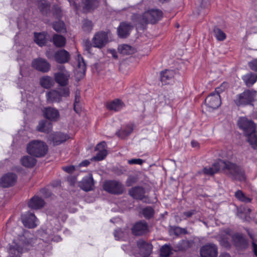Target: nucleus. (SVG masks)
Returning a JSON list of instances; mask_svg holds the SVG:
<instances>
[{"instance_id":"nucleus-18","label":"nucleus","mask_w":257,"mask_h":257,"mask_svg":"<svg viewBox=\"0 0 257 257\" xmlns=\"http://www.w3.org/2000/svg\"><path fill=\"white\" fill-rule=\"evenodd\" d=\"M54 58L58 63H65L69 61L70 55L67 51L64 49L60 50L55 52Z\"/></svg>"},{"instance_id":"nucleus-58","label":"nucleus","mask_w":257,"mask_h":257,"mask_svg":"<svg viewBox=\"0 0 257 257\" xmlns=\"http://www.w3.org/2000/svg\"><path fill=\"white\" fill-rule=\"evenodd\" d=\"M58 69L60 71L59 72H63L64 71H67L64 66L61 65L58 67Z\"/></svg>"},{"instance_id":"nucleus-61","label":"nucleus","mask_w":257,"mask_h":257,"mask_svg":"<svg viewBox=\"0 0 257 257\" xmlns=\"http://www.w3.org/2000/svg\"><path fill=\"white\" fill-rule=\"evenodd\" d=\"M106 107L109 110H112V102H110L109 103H107Z\"/></svg>"},{"instance_id":"nucleus-16","label":"nucleus","mask_w":257,"mask_h":257,"mask_svg":"<svg viewBox=\"0 0 257 257\" xmlns=\"http://www.w3.org/2000/svg\"><path fill=\"white\" fill-rule=\"evenodd\" d=\"M70 73L68 71L57 72L54 74L55 81L60 85L64 86L68 84Z\"/></svg>"},{"instance_id":"nucleus-26","label":"nucleus","mask_w":257,"mask_h":257,"mask_svg":"<svg viewBox=\"0 0 257 257\" xmlns=\"http://www.w3.org/2000/svg\"><path fill=\"white\" fill-rule=\"evenodd\" d=\"M232 239L236 246L244 248L247 246V240L240 234H236L232 236Z\"/></svg>"},{"instance_id":"nucleus-19","label":"nucleus","mask_w":257,"mask_h":257,"mask_svg":"<svg viewBox=\"0 0 257 257\" xmlns=\"http://www.w3.org/2000/svg\"><path fill=\"white\" fill-rule=\"evenodd\" d=\"M133 26L128 23H121L117 29V33L119 37L125 38L130 33Z\"/></svg>"},{"instance_id":"nucleus-33","label":"nucleus","mask_w":257,"mask_h":257,"mask_svg":"<svg viewBox=\"0 0 257 257\" xmlns=\"http://www.w3.org/2000/svg\"><path fill=\"white\" fill-rule=\"evenodd\" d=\"M247 137V141L254 149H257V132L255 130L253 132L250 133L248 135H246Z\"/></svg>"},{"instance_id":"nucleus-46","label":"nucleus","mask_w":257,"mask_h":257,"mask_svg":"<svg viewBox=\"0 0 257 257\" xmlns=\"http://www.w3.org/2000/svg\"><path fill=\"white\" fill-rule=\"evenodd\" d=\"M103 188L109 193H112V181L111 180L105 181L103 183Z\"/></svg>"},{"instance_id":"nucleus-5","label":"nucleus","mask_w":257,"mask_h":257,"mask_svg":"<svg viewBox=\"0 0 257 257\" xmlns=\"http://www.w3.org/2000/svg\"><path fill=\"white\" fill-rule=\"evenodd\" d=\"M237 124L239 127L243 131L245 135L254 132L255 129V124L252 121L245 117H240Z\"/></svg>"},{"instance_id":"nucleus-27","label":"nucleus","mask_w":257,"mask_h":257,"mask_svg":"<svg viewBox=\"0 0 257 257\" xmlns=\"http://www.w3.org/2000/svg\"><path fill=\"white\" fill-rule=\"evenodd\" d=\"M37 162V160L32 156H25L21 159V164L27 168H32L34 167Z\"/></svg>"},{"instance_id":"nucleus-54","label":"nucleus","mask_w":257,"mask_h":257,"mask_svg":"<svg viewBox=\"0 0 257 257\" xmlns=\"http://www.w3.org/2000/svg\"><path fill=\"white\" fill-rule=\"evenodd\" d=\"M62 169L64 171H65V172H67L68 173H72L75 170V168L74 166H69L63 167L62 168Z\"/></svg>"},{"instance_id":"nucleus-29","label":"nucleus","mask_w":257,"mask_h":257,"mask_svg":"<svg viewBox=\"0 0 257 257\" xmlns=\"http://www.w3.org/2000/svg\"><path fill=\"white\" fill-rule=\"evenodd\" d=\"M242 78L247 86H252L257 80V75L252 73H249L242 77Z\"/></svg>"},{"instance_id":"nucleus-37","label":"nucleus","mask_w":257,"mask_h":257,"mask_svg":"<svg viewBox=\"0 0 257 257\" xmlns=\"http://www.w3.org/2000/svg\"><path fill=\"white\" fill-rule=\"evenodd\" d=\"M118 51L123 55L132 54L134 52L133 49L127 45H120L118 47Z\"/></svg>"},{"instance_id":"nucleus-2","label":"nucleus","mask_w":257,"mask_h":257,"mask_svg":"<svg viewBox=\"0 0 257 257\" xmlns=\"http://www.w3.org/2000/svg\"><path fill=\"white\" fill-rule=\"evenodd\" d=\"M27 151L28 153L32 156L36 157H42L47 154L48 146L43 141L34 140L28 144Z\"/></svg>"},{"instance_id":"nucleus-44","label":"nucleus","mask_w":257,"mask_h":257,"mask_svg":"<svg viewBox=\"0 0 257 257\" xmlns=\"http://www.w3.org/2000/svg\"><path fill=\"white\" fill-rule=\"evenodd\" d=\"M124 106L123 103L119 99L113 100V110L118 111Z\"/></svg>"},{"instance_id":"nucleus-63","label":"nucleus","mask_w":257,"mask_h":257,"mask_svg":"<svg viewBox=\"0 0 257 257\" xmlns=\"http://www.w3.org/2000/svg\"><path fill=\"white\" fill-rule=\"evenodd\" d=\"M193 212L192 211H189V212H185V214L186 216L187 217H190L192 215V214H193Z\"/></svg>"},{"instance_id":"nucleus-21","label":"nucleus","mask_w":257,"mask_h":257,"mask_svg":"<svg viewBox=\"0 0 257 257\" xmlns=\"http://www.w3.org/2000/svg\"><path fill=\"white\" fill-rule=\"evenodd\" d=\"M147 230V225L145 222H139L136 223L132 228V232L136 235L144 233Z\"/></svg>"},{"instance_id":"nucleus-60","label":"nucleus","mask_w":257,"mask_h":257,"mask_svg":"<svg viewBox=\"0 0 257 257\" xmlns=\"http://www.w3.org/2000/svg\"><path fill=\"white\" fill-rule=\"evenodd\" d=\"M253 251L255 255L257 256V244L252 243Z\"/></svg>"},{"instance_id":"nucleus-56","label":"nucleus","mask_w":257,"mask_h":257,"mask_svg":"<svg viewBox=\"0 0 257 257\" xmlns=\"http://www.w3.org/2000/svg\"><path fill=\"white\" fill-rule=\"evenodd\" d=\"M90 164V162L88 160H84L82 162H81L80 164H79V166L80 167H86L89 164Z\"/></svg>"},{"instance_id":"nucleus-22","label":"nucleus","mask_w":257,"mask_h":257,"mask_svg":"<svg viewBox=\"0 0 257 257\" xmlns=\"http://www.w3.org/2000/svg\"><path fill=\"white\" fill-rule=\"evenodd\" d=\"M52 129V123L46 120H41L37 126V130L40 132L49 133Z\"/></svg>"},{"instance_id":"nucleus-10","label":"nucleus","mask_w":257,"mask_h":257,"mask_svg":"<svg viewBox=\"0 0 257 257\" xmlns=\"http://www.w3.org/2000/svg\"><path fill=\"white\" fill-rule=\"evenodd\" d=\"M17 175L12 173H9L4 175L0 180L1 186L7 188L10 187L14 185L17 182Z\"/></svg>"},{"instance_id":"nucleus-64","label":"nucleus","mask_w":257,"mask_h":257,"mask_svg":"<svg viewBox=\"0 0 257 257\" xmlns=\"http://www.w3.org/2000/svg\"><path fill=\"white\" fill-rule=\"evenodd\" d=\"M219 257H230V255L228 253H222Z\"/></svg>"},{"instance_id":"nucleus-13","label":"nucleus","mask_w":257,"mask_h":257,"mask_svg":"<svg viewBox=\"0 0 257 257\" xmlns=\"http://www.w3.org/2000/svg\"><path fill=\"white\" fill-rule=\"evenodd\" d=\"M80 187L85 191H89L93 189L94 180L91 174H89L83 177L79 182Z\"/></svg>"},{"instance_id":"nucleus-20","label":"nucleus","mask_w":257,"mask_h":257,"mask_svg":"<svg viewBox=\"0 0 257 257\" xmlns=\"http://www.w3.org/2000/svg\"><path fill=\"white\" fill-rule=\"evenodd\" d=\"M45 202L41 198L35 196L30 200L28 206L33 209H38L44 206Z\"/></svg>"},{"instance_id":"nucleus-6","label":"nucleus","mask_w":257,"mask_h":257,"mask_svg":"<svg viewBox=\"0 0 257 257\" xmlns=\"http://www.w3.org/2000/svg\"><path fill=\"white\" fill-rule=\"evenodd\" d=\"M254 94L249 90H245L236 97L235 102L238 106L249 104L253 99Z\"/></svg>"},{"instance_id":"nucleus-39","label":"nucleus","mask_w":257,"mask_h":257,"mask_svg":"<svg viewBox=\"0 0 257 257\" xmlns=\"http://www.w3.org/2000/svg\"><path fill=\"white\" fill-rule=\"evenodd\" d=\"M215 37L218 41H223L226 38V35L223 31L219 28L214 30Z\"/></svg>"},{"instance_id":"nucleus-7","label":"nucleus","mask_w":257,"mask_h":257,"mask_svg":"<svg viewBox=\"0 0 257 257\" xmlns=\"http://www.w3.org/2000/svg\"><path fill=\"white\" fill-rule=\"evenodd\" d=\"M205 102L209 108L212 109L218 108L221 104L219 91L216 89L214 92L211 93L206 97Z\"/></svg>"},{"instance_id":"nucleus-1","label":"nucleus","mask_w":257,"mask_h":257,"mask_svg":"<svg viewBox=\"0 0 257 257\" xmlns=\"http://www.w3.org/2000/svg\"><path fill=\"white\" fill-rule=\"evenodd\" d=\"M220 170L223 171L225 173L235 179L240 181H244L245 179L244 171L241 168L229 162L220 160L214 163L211 167L205 168L203 172L206 174L213 175Z\"/></svg>"},{"instance_id":"nucleus-55","label":"nucleus","mask_w":257,"mask_h":257,"mask_svg":"<svg viewBox=\"0 0 257 257\" xmlns=\"http://www.w3.org/2000/svg\"><path fill=\"white\" fill-rule=\"evenodd\" d=\"M40 192L46 198L49 197L51 195V193L46 188L42 189Z\"/></svg>"},{"instance_id":"nucleus-23","label":"nucleus","mask_w":257,"mask_h":257,"mask_svg":"<svg viewBox=\"0 0 257 257\" xmlns=\"http://www.w3.org/2000/svg\"><path fill=\"white\" fill-rule=\"evenodd\" d=\"M46 98L48 102H59L61 101L60 93L55 90L47 92L46 94Z\"/></svg>"},{"instance_id":"nucleus-8","label":"nucleus","mask_w":257,"mask_h":257,"mask_svg":"<svg viewBox=\"0 0 257 257\" xmlns=\"http://www.w3.org/2000/svg\"><path fill=\"white\" fill-rule=\"evenodd\" d=\"M137 244L140 252L135 254L136 257H149L152 252V245L143 240L138 241Z\"/></svg>"},{"instance_id":"nucleus-52","label":"nucleus","mask_w":257,"mask_h":257,"mask_svg":"<svg viewBox=\"0 0 257 257\" xmlns=\"http://www.w3.org/2000/svg\"><path fill=\"white\" fill-rule=\"evenodd\" d=\"M144 161L140 159H134L128 161L130 164H139L141 165L144 163Z\"/></svg>"},{"instance_id":"nucleus-14","label":"nucleus","mask_w":257,"mask_h":257,"mask_svg":"<svg viewBox=\"0 0 257 257\" xmlns=\"http://www.w3.org/2000/svg\"><path fill=\"white\" fill-rule=\"evenodd\" d=\"M69 138V136L65 134L57 132L51 134L49 136L50 141L53 143V145L57 146L61 143L66 141Z\"/></svg>"},{"instance_id":"nucleus-11","label":"nucleus","mask_w":257,"mask_h":257,"mask_svg":"<svg viewBox=\"0 0 257 257\" xmlns=\"http://www.w3.org/2000/svg\"><path fill=\"white\" fill-rule=\"evenodd\" d=\"M200 254L202 257H217V247L212 244L204 245L201 248Z\"/></svg>"},{"instance_id":"nucleus-43","label":"nucleus","mask_w":257,"mask_h":257,"mask_svg":"<svg viewBox=\"0 0 257 257\" xmlns=\"http://www.w3.org/2000/svg\"><path fill=\"white\" fill-rule=\"evenodd\" d=\"M93 25L91 21L89 20H84L82 23V29L83 30L87 32H89L92 29Z\"/></svg>"},{"instance_id":"nucleus-57","label":"nucleus","mask_w":257,"mask_h":257,"mask_svg":"<svg viewBox=\"0 0 257 257\" xmlns=\"http://www.w3.org/2000/svg\"><path fill=\"white\" fill-rule=\"evenodd\" d=\"M191 146L193 148H198L199 145V143L197 141H192L191 142Z\"/></svg>"},{"instance_id":"nucleus-51","label":"nucleus","mask_w":257,"mask_h":257,"mask_svg":"<svg viewBox=\"0 0 257 257\" xmlns=\"http://www.w3.org/2000/svg\"><path fill=\"white\" fill-rule=\"evenodd\" d=\"M248 66L252 70L257 71V58L250 61Z\"/></svg>"},{"instance_id":"nucleus-40","label":"nucleus","mask_w":257,"mask_h":257,"mask_svg":"<svg viewBox=\"0 0 257 257\" xmlns=\"http://www.w3.org/2000/svg\"><path fill=\"white\" fill-rule=\"evenodd\" d=\"M171 248L167 244L163 245L160 249L161 255L164 257L168 256L171 253Z\"/></svg>"},{"instance_id":"nucleus-41","label":"nucleus","mask_w":257,"mask_h":257,"mask_svg":"<svg viewBox=\"0 0 257 257\" xmlns=\"http://www.w3.org/2000/svg\"><path fill=\"white\" fill-rule=\"evenodd\" d=\"M123 187L118 182L113 181V194H120L122 192Z\"/></svg>"},{"instance_id":"nucleus-35","label":"nucleus","mask_w":257,"mask_h":257,"mask_svg":"<svg viewBox=\"0 0 257 257\" xmlns=\"http://www.w3.org/2000/svg\"><path fill=\"white\" fill-rule=\"evenodd\" d=\"M34 41L40 46H44L46 43L45 35L44 33L34 34Z\"/></svg>"},{"instance_id":"nucleus-50","label":"nucleus","mask_w":257,"mask_h":257,"mask_svg":"<svg viewBox=\"0 0 257 257\" xmlns=\"http://www.w3.org/2000/svg\"><path fill=\"white\" fill-rule=\"evenodd\" d=\"M58 92L60 93L61 97H66L69 96L70 91L68 87L61 88L59 89V91H58Z\"/></svg>"},{"instance_id":"nucleus-12","label":"nucleus","mask_w":257,"mask_h":257,"mask_svg":"<svg viewBox=\"0 0 257 257\" xmlns=\"http://www.w3.org/2000/svg\"><path fill=\"white\" fill-rule=\"evenodd\" d=\"M23 224L28 228H34L37 226V218L33 213L29 212L22 216Z\"/></svg>"},{"instance_id":"nucleus-45","label":"nucleus","mask_w":257,"mask_h":257,"mask_svg":"<svg viewBox=\"0 0 257 257\" xmlns=\"http://www.w3.org/2000/svg\"><path fill=\"white\" fill-rule=\"evenodd\" d=\"M235 195L236 197L241 201L245 202H249L250 201V199L245 196L244 194L241 191H237L236 192Z\"/></svg>"},{"instance_id":"nucleus-15","label":"nucleus","mask_w":257,"mask_h":257,"mask_svg":"<svg viewBox=\"0 0 257 257\" xmlns=\"http://www.w3.org/2000/svg\"><path fill=\"white\" fill-rule=\"evenodd\" d=\"M43 113L44 117L51 121H56L59 117V112L57 109L51 107L43 108Z\"/></svg>"},{"instance_id":"nucleus-32","label":"nucleus","mask_w":257,"mask_h":257,"mask_svg":"<svg viewBox=\"0 0 257 257\" xmlns=\"http://www.w3.org/2000/svg\"><path fill=\"white\" fill-rule=\"evenodd\" d=\"M52 78L49 76H45L40 79V85L44 88L49 89L53 85Z\"/></svg>"},{"instance_id":"nucleus-25","label":"nucleus","mask_w":257,"mask_h":257,"mask_svg":"<svg viewBox=\"0 0 257 257\" xmlns=\"http://www.w3.org/2000/svg\"><path fill=\"white\" fill-rule=\"evenodd\" d=\"M129 194L134 198L142 199L145 196V190L142 187H136L131 189Z\"/></svg>"},{"instance_id":"nucleus-28","label":"nucleus","mask_w":257,"mask_h":257,"mask_svg":"<svg viewBox=\"0 0 257 257\" xmlns=\"http://www.w3.org/2000/svg\"><path fill=\"white\" fill-rule=\"evenodd\" d=\"M134 126L132 124H128L122 126L116 133V135L120 138L123 139L128 136L133 131Z\"/></svg>"},{"instance_id":"nucleus-59","label":"nucleus","mask_w":257,"mask_h":257,"mask_svg":"<svg viewBox=\"0 0 257 257\" xmlns=\"http://www.w3.org/2000/svg\"><path fill=\"white\" fill-rule=\"evenodd\" d=\"M173 229L174 230V233L176 234H178L181 232V228L179 227H174Z\"/></svg>"},{"instance_id":"nucleus-53","label":"nucleus","mask_w":257,"mask_h":257,"mask_svg":"<svg viewBox=\"0 0 257 257\" xmlns=\"http://www.w3.org/2000/svg\"><path fill=\"white\" fill-rule=\"evenodd\" d=\"M136 181H137V179L135 177L130 176L127 179V180L126 181V184L127 186H131Z\"/></svg>"},{"instance_id":"nucleus-62","label":"nucleus","mask_w":257,"mask_h":257,"mask_svg":"<svg viewBox=\"0 0 257 257\" xmlns=\"http://www.w3.org/2000/svg\"><path fill=\"white\" fill-rule=\"evenodd\" d=\"M68 181L70 182L71 185H73L76 181L75 178H70L68 179Z\"/></svg>"},{"instance_id":"nucleus-42","label":"nucleus","mask_w":257,"mask_h":257,"mask_svg":"<svg viewBox=\"0 0 257 257\" xmlns=\"http://www.w3.org/2000/svg\"><path fill=\"white\" fill-rule=\"evenodd\" d=\"M154 210L151 207H146L142 210V214L146 218H150L154 215Z\"/></svg>"},{"instance_id":"nucleus-3","label":"nucleus","mask_w":257,"mask_h":257,"mask_svg":"<svg viewBox=\"0 0 257 257\" xmlns=\"http://www.w3.org/2000/svg\"><path fill=\"white\" fill-rule=\"evenodd\" d=\"M162 12L158 10H151L146 12L142 16V22L144 23H155L161 19Z\"/></svg>"},{"instance_id":"nucleus-31","label":"nucleus","mask_w":257,"mask_h":257,"mask_svg":"<svg viewBox=\"0 0 257 257\" xmlns=\"http://www.w3.org/2000/svg\"><path fill=\"white\" fill-rule=\"evenodd\" d=\"M38 9L43 15H47L50 11V6L46 0H40L37 2Z\"/></svg>"},{"instance_id":"nucleus-34","label":"nucleus","mask_w":257,"mask_h":257,"mask_svg":"<svg viewBox=\"0 0 257 257\" xmlns=\"http://www.w3.org/2000/svg\"><path fill=\"white\" fill-rule=\"evenodd\" d=\"M53 41L54 45L58 47H63L66 43L65 38L59 35H54L53 38Z\"/></svg>"},{"instance_id":"nucleus-36","label":"nucleus","mask_w":257,"mask_h":257,"mask_svg":"<svg viewBox=\"0 0 257 257\" xmlns=\"http://www.w3.org/2000/svg\"><path fill=\"white\" fill-rule=\"evenodd\" d=\"M98 5L97 0H86L84 4V9L89 11L96 8Z\"/></svg>"},{"instance_id":"nucleus-17","label":"nucleus","mask_w":257,"mask_h":257,"mask_svg":"<svg viewBox=\"0 0 257 257\" xmlns=\"http://www.w3.org/2000/svg\"><path fill=\"white\" fill-rule=\"evenodd\" d=\"M96 150L98 151V152L96 156L91 159V160L95 161L102 160L107 155V152L105 149V143L101 142L98 144L96 147Z\"/></svg>"},{"instance_id":"nucleus-38","label":"nucleus","mask_w":257,"mask_h":257,"mask_svg":"<svg viewBox=\"0 0 257 257\" xmlns=\"http://www.w3.org/2000/svg\"><path fill=\"white\" fill-rule=\"evenodd\" d=\"M54 29L58 32H66V28L65 24L62 21H58L53 24Z\"/></svg>"},{"instance_id":"nucleus-9","label":"nucleus","mask_w":257,"mask_h":257,"mask_svg":"<svg viewBox=\"0 0 257 257\" xmlns=\"http://www.w3.org/2000/svg\"><path fill=\"white\" fill-rule=\"evenodd\" d=\"M32 65L35 69L44 73L48 72L51 68L50 64L43 58L34 59L32 62Z\"/></svg>"},{"instance_id":"nucleus-30","label":"nucleus","mask_w":257,"mask_h":257,"mask_svg":"<svg viewBox=\"0 0 257 257\" xmlns=\"http://www.w3.org/2000/svg\"><path fill=\"white\" fill-rule=\"evenodd\" d=\"M23 247L18 244L15 243L14 245L10 246L9 249V255L10 257H19L22 253Z\"/></svg>"},{"instance_id":"nucleus-48","label":"nucleus","mask_w":257,"mask_h":257,"mask_svg":"<svg viewBox=\"0 0 257 257\" xmlns=\"http://www.w3.org/2000/svg\"><path fill=\"white\" fill-rule=\"evenodd\" d=\"M80 99V91L78 90L76 91L75 96V101L74 103V109L77 112H79V110H77V106L78 103H79Z\"/></svg>"},{"instance_id":"nucleus-24","label":"nucleus","mask_w":257,"mask_h":257,"mask_svg":"<svg viewBox=\"0 0 257 257\" xmlns=\"http://www.w3.org/2000/svg\"><path fill=\"white\" fill-rule=\"evenodd\" d=\"M175 71L172 70H166L161 74V80L165 84H169L175 76Z\"/></svg>"},{"instance_id":"nucleus-4","label":"nucleus","mask_w":257,"mask_h":257,"mask_svg":"<svg viewBox=\"0 0 257 257\" xmlns=\"http://www.w3.org/2000/svg\"><path fill=\"white\" fill-rule=\"evenodd\" d=\"M108 42L107 34L103 31L96 33L92 39L93 46L96 48L103 47Z\"/></svg>"},{"instance_id":"nucleus-47","label":"nucleus","mask_w":257,"mask_h":257,"mask_svg":"<svg viewBox=\"0 0 257 257\" xmlns=\"http://www.w3.org/2000/svg\"><path fill=\"white\" fill-rule=\"evenodd\" d=\"M77 61L78 67L80 69L81 71L84 72L86 69L85 63L84 61L83 58L80 55H78Z\"/></svg>"},{"instance_id":"nucleus-49","label":"nucleus","mask_w":257,"mask_h":257,"mask_svg":"<svg viewBox=\"0 0 257 257\" xmlns=\"http://www.w3.org/2000/svg\"><path fill=\"white\" fill-rule=\"evenodd\" d=\"M93 46L92 43H91L90 41L88 40H87L84 42L83 47L85 51H87L88 53H90V50L92 49Z\"/></svg>"}]
</instances>
